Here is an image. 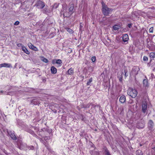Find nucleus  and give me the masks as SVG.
Instances as JSON below:
<instances>
[{
	"mask_svg": "<svg viewBox=\"0 0 155 155\" xmlns=\"http://www.w3.org/2000/svg\"><path fill=\"white\" fill-rule=\"evenodd\" d=\"M102 7V12L103 14L105 15H107L109 13L111 9L108 8L103 2H101Z\"/></svg>",
	"mask_w": 155,
	"mask_h": 155,
	"instance_id": "f257e3e1",
	"label": "nucleus"
},
{
	"mask_svg": "<svg viewBox=\"0 0 155 155\" xmlns=\"http://www.w3.org/2000/svg\"><path fill=\"white\" fill-rule=\"evenodd\" d=\"M137 91L135 89L130 88L127 91V94L132 98L135 97L137 94Z\"/></svg>",
	"mask_w": 155,
	"mask_h": 155,
	"instance_id": "f03ea898",
	"label": "nucleus"
},
{
	"mask_svg": "<svg viewBox=\"0 0 155 155\" xmlns=\"http://www.w3.org/2000/svg\"><path fill=\"white\" fill-rule=\"evenodd\" d=\"M35 6L38 8L42 9L45 6V4L40 0H38Z\"/></svg>",
	"mask_w": 155,
	"mask_h": 155,
	"instance_id": "7ed1b4c3",
	"label": "nucleus"
},
{
	"mask_svg": "<svg viewBox=\"0 0 155 155\" xmlns=\"http://www.w3.org/2000/svg\"><path fill=\"white\" fill-rule=\"evenodd\" d=\"M144 126L145 123L144 120L141 119L138 122L137 127L139 129H142L144 127Z\"/></svg>",
	"mask_w": 155,
	"mask_h": 155,
	"instance_id": "20e7f679",
	"label": "nucleus"
},
{
	"mask_svg": "<svg viewBox=\"0 0 155 155\" xmlns=\"http://www.w3.org/2000/svg\"><path fill=\"white\" fill-rule=\"evenodd\" d=\"M142 111L143 113H145L147 109V103L146 101H143L142 104Z\"/></svg>",
	"mask_w": 155,
	"mask_h": 155,
	"instance_id": "39448f33",
	"label": "nucleus"
},
{
	"mask_svg": "<svg viewBox=\"0 0 155 155\" xmlns=\"http://www.w3.org/2000/svg\"><path fill=\"white\" fill-rule=\"evenodd\" d=\"M140 68L138 67L134 66L132 70V73L135 75H137L138 72L140 71Z\"/></svg>",
	"mask_w": 155,
	"mask_h": 155,
	"instance_id": "423d86ee",
	"label": "nucleus"
},
{
	"mask_svg": "<svg viewBox=\"0 0 155 155\" xmlns=\"http://www.w3.org/2000/svg\"><path fill=\"white\" fill-rule=\"evenodd\" d=\"M40 100L39 98L34 99L32 100L31 103L34 105H38L40 104Z\"/></svg>",
	"mask_w": 155,
	"mask_h": 155,
	"instance_id": "0eeeda50",
	"label": "nucleus"
},
{
	"mask_svg": "<svg viewBox=\"0 0 155 155\" xmlns=\"http://www.w3.org/2000/svg\"><path fill=\"white\" fill-rule=\"evenodd\" d=\"M148 126L149 129L150 130H152L153 128L154 123L152 120H150L149 121L148 123Z\"/></svg>",
	"mask_w": 155,
	"mask_h": 155,
	"instance_id": "6e6552de",
	"label": "nucleus"
},
{
	"mask_svg": "<svg viewBox=\"0 0 155 155\" xmlns=\"http://www.w3.org/2000/svg\"><path fill=\"white\" fill-rule=\"evenodd\" d=\"M8 133L12 139L14 140H16V137L14 132L9 131H8Z\"/></svg>",
	"mask_w": 155,
	"mask_h": 155,
	"instance_id": "1a4fd4ad",
	"label": "nucleus"
},
{
	"mask_svg": "<svg viewBox=\"0 0 155 155\" xmlns=\"http://www.w3.org/2000/svg\"><path fill=\"white\" fill-rule=\"evenodd\" d=\"M28 45L30 48L33 50L35 51H38V49L37 48L34 46L31 43H29L28 44Z\"/></svg>",
	"mask_w": 155,
	"mask_h": 155,
	"instance_id": "9d476101",
	"label": "nucleus"
},
{
	"mask_svg": "<svg viewBox=\"0 0 155 155\" xmlns=\"http://www.w3.org/2000/svg\"><path fill=\"white\" fill-rule=\"evenodd\" d=\"M2 67L8 68L10 67L12 68V66L11 64H10L4 63L0 64V68H2Z\"/></svg>",
	"mask_w": 155,
	"mask_h": 155,
	"instance_id": "9b49d317",
	"label": "nucleus"
},
{
	"mask_svg": "<svg viewBox=\"0 0 155 155\" xmlns=\"http://www.w3.org/2000/svg\"><path fill=\"white\" fill-rule=\"evenodd\" d=\"M90 153L92 155H99V152L97 150L94 149L90 151Z\"/></svg>",
	"mask_w": 155,
	"mask_h": 155,
	"instance_id": "f8f14e48",
	"label": "nucleus"
},
{
	"mask_svg": "<svg viewBox=\"0 0 155 155\" xmlns=\"http://www.w3.org/2000/svg\"><path fill=\"white\" fill-rule=\"evenodd\" d=\"M119 101L122 104L126 102L125 96L124 95L121 96L119 99Z\"/></svg>",
	"mask_w": 155,
	"mask_h": 155,
	"instance_id": "ddd939ff",
	"label": "nucleus"
},
{
	"mask_svg": "<svg viewBox=\"0 0 155 155\" xmlns=\"http://www.w3.org/2000/svg\"><path fill=\"white\" fill-rule=\"evenodd\" d=\"M69 12H68L66 11H63V15L65 17H69L71 15V14Z\"/></svg>",
	"mask_w": 155,
	"mask_h": 155,
	"instance_id": "4468645a",
	"label": "nucleus"
},
{
	"mask_svg": "<svg viewBox=\"0 0 155 155\" xmlns=\"http://www.w3.org/2000/svg\"><path fill=\"white\" fill-rule=\"evenodd\" d=\"M51 70L52 74H55L57 72V69L54 66L51 67Z\"/></svg>",
	"mask_w": 155,
	"mask_h": 155,
	"instance_id": "2eb2a0df",
	"label": "nucleus"
},
{
	"mask_svg": "<svg viewBox=\"0 0 155 155\" xmlns=\"http://www.w3.org/2000/svg\"><path fill=\"white\" fill-rule=\"evenodd\" d=\"M128 39V36L127 35L125 34L123 37V40L124 42L127 41Z\"/></svg>",
	"mask_w": 155,
	"mask_h": 155,
	"instance_id": "dca6fc26",
	"label": "nucleus"
},
{
	"mask_svg": "<svg viewBox=\"0 0 155 155\" xmlns=\"http://www.w3.org/2000/svg\"><path fill=\"white\" fill-rule=\"evenodd\" d=\"M22 50L24 52L28 54H30V52L28 51L27 49L24 46H22Z\"/></svg>",
	"mask_w": 155,
	"mask_h": 155,
	"instance_id": "f3484780",
	"label": "nucleus"
},
{
	"mask_svg": "<svg viewBox=\"0 0 155 155\" xmlns=\"http://www.w3.org/2000/svg\"><path fill=\"white\" fill-rule=\"evenodd\" d=\"M74 8V6L73 5H71L69 8V12L70 13V14H71L73 13V10Z\"/></svg>",
	"mask_w": 155,
	"mask_h": 155,
	"instance_id": "a211bd4d",
	"label": "nucleus"
},
{
	"mask_svg": "<svg viewBox=\"0 0 155 155\" xmlns=\"http://www.w3.org/2000/svg\"><path fill=\"white\" fill-rule=\"evenodd\" d=\"M104 153L105 155H111L109 150L106 147L104 149Z\"/></svg>",
	"mask_w": 155,
	"mask_h": 155,
	"instance_id": "6ab92c4d",
	"label": "nucleus"
},
{
	"mask_svg": "<svg viewBox=\"0 0 155 155\" xmlns=\"http://www.w3.org/2000/svg\"><path fill=\"white\" fill-rule=\"evenodd\" d=\"M123 74V73L122 72L121 73V75H118L117 78H118L119 81L120 82L122 83L123 81V77H122V74Z\"/></svg>",
	"mask_w": 155,
	"mask_h": 155,
	"instance_id": "aec40b11",
	"label": "nucleus"
},
{
	"mask_svg": "<svg viewBox=\"0 0 155 155\" xmlns=\"http://www.w3.org/2000/svg\"><path fill=\"white\" fill-rule=\"evenodd\" d=\"M150 57L151 58L153 59L155 58V52H151L150 54Z\"/></svg>",
	"mask_w": 155,
	"mask_h": 155,
	"instance_id": "412c9836",
	"label": "nucleus"
},
{
	"mask_svg": "<svg viewBox=\"0 0 155 155\" xmlns=\"http://www.w3.org/2000/svg\"><path fill=\"white\" fill-rule=\"evenodd\" d=\"M83 24L82 23H80L79 31L81 32H82L83 31H84V30L83 29Z\"/></svg>",
	"mask_w": 155,
	"mask_h": 155,
	"instance_id": "4be33fe9",
	"label": "nucleus"
},
{
	"mask_svg": "<svg viewBox=\"0 0 155 155\" xmlns=\"http://www.w3.org/2000/svg\"><path fill=\"white\" fill-rule=\"evenodd\" d=\"M68 72L69 74L71 75L74 73V70L72 68H71L68 70Z\"/></svg>",
	"mask_w": 155,
	"mask_h": 155,
	"instance_id": "5701e85b",
	"label": "nucleus"
},
{
	"mask_svg": "<svg viewBox=\"0 0 155 155\" xmlns=\"http://www.w3.org/2000/svg\"><path fill=\"white\" fill-rule=\"evenodd\" d=\"M136 153L137 155H142L143 153L141 150H138L136 151Z\"/></svg>",
	"mask_w": 155,
	"mask_h": 155,
	"instance_id": "b1692460",
	"label": "nucleus"
},
{
	"mask_svg": "<svg viewBox=\"0 0 155 155\" xmlns=\"http://www.w3.org/2000/svg\"><path fill=\"white\" fill-rule=\"evenodd\" d=\"M143 83L144 86L147 87V81L146 79H144L143 81Z\"/></svg>",
	"mask_w": 155,
	"mask_h": 155,
	"instance_id": "393cba45",
	"label": "nucleus"
},
{
	"mask_svg": "<svg viewBox=\"0 0 155 155\" xmlns=\"http://www.w3.org/2000/svg\"><path fill=\"white\" fill-rule=\"evenodd\" d=\"M93 81V79L92 78H91L87 82L86 84L87 85H89L90 84V83L92 82Z\"/></svg>",
	"mask_w": 155,
	"mask_h": 155,
	"instance_id": "a878e982",
	"label": "nucleus"
},
{
	"mask_svg": "<svg viewBox=\"0 0 155 155\" xmlns=\"http://www.w3.org/2000/svg\"><path fill=\"white\" fill-rule=\"evenodd\" d=\"M58 5H59L58 3H55L54 4V5L53 6V8H54V9H56L58 7Z\"/></svg>",
	"mask_w": 155,
	"mask_h": 155,
	"instance_id": "bb28decb",
	"label": "nucleus"
},
{
	"mask_svg": "<svg viewBox=\"0 0 155 155\" xmlns=\"http://www.w3.org/2000/svg\"><path fill=\"white\" fill-rule=\"evenodd\" d=\"M120 27L117 25H114L113 27L114 29V30H118L120 28Z\"/></svg>",
	"mask_w": 155,
	"mask_h": 155,
	"instance_id": "cd10ccee",
	"label": "nucleus"
},
{
	"mask_svg": "<svg viewBox=\"0 0 155 155\" xmlns=\"http://www.w3.org/2000/svg\"><path fill=\"white\" fill-rule=\"evenodd\" d=\"M27 148L29 150H33L34 149V147L33 146H28L27 147Z\"/></svg>",
	"mask_w": 155,
	"mask_h": 155,
	"instance_id": "c85d7f7f",
	"label": "nucleus"
},
{
	"mask_svg": "<svg viewBox=\"0 0 155 155\" xmlns=\"http://www.w3.org/2000/svg\"><path fill=\"white\" fill-rule=\"evenodd\" d=\"M55 62L57 64H61L62 63V61L60 59H58L56 60Z\"/></svg>",
	"mask_w": 155,
	"mask_h": 155,
	"instance_id": "c756f323",
	"label": "nucleus"
},
{
	"mask_svg": "<svg viewBox=\"0 0 155 155\" xmlns=\"http://www.w3.org/2000/svg\"><path fill=\"white\" fill-rule=\"evenodd\" d=\"M67 31L71 33H72L73 32V31L72 30L68 28H67Z\"/></svg>",
	"mask_w": 155,
	"mask_h": 155,
	"instance_id": "7c9ffc66",
	"label": "nucleus"
},
{
	"mask_svg": "<svg viewBox=\"0 0 155 155\" xmlns=\"http://www.w3.org/2000/svg\"><path fill=\"white\" fill-rule=\"evenodd\" d=\"M124 72L125 73L124 75H125V77H127L128 75V73H127V70H126V69L124 70Z\"/></svg>",
	"mask_w": 155,
	"mask_h": 155,
	"instance_id": "2f4dec72",
	"label": "nucleus"
},
{
	"mask_svg": "<svg viewBox=\"0 0 155 155\" xmlns=\"http://www.w3.org/2000/svg\"><path fill=\"white\" fill-rule=\"evenodd\" d=\"M42 61L45 62V63H48V60L46 58H44L42 59Z\"/></svg>",
	"mask_w": 155,
	"mask_h": 155,
	"instance_id": "473e14b6",
	"label": "nucleus"
},
{
	"mask_svg": "<svg viewBox=\"0 0 155 155\" xmlns=\"http://www.w3.org/2000/svg\"><path fill=\"white\" fill-rule=\"evenodd\" d=\"M50 137H49L45 136L44 137V139L45 140H48L50 139Z\"/></svg>",
	"mask_w": 155,
	"mask_h": 155,
	"instance_id": "72a5a7b5",
	"label": "nucleus"
},
{
	"mask_svg": "<svg viewBox=\"0 0 155 155\" xmlns=\"http://www.w3.org/2000/svg\"><path fill=\"white\" fill-rule=\"evenodd\" d=\"M143 60L144 61H147L148 60V58L147 56H145L143 57Z\"/></svg>",
	"mask_w": 155,
	"mask_h": 155,
	"instance_id": "f704fd0d",
	"label": "nucleus"
},
{
	"mask_svg": "<svg viewBox=\"0 0 155 155\" xmlns=\"http://www.w3.org/2000/svg\"><path fill=\"white\" fill-rule=\"evenodd\" d=\"M96 58L95 56L92 57L91 58V60L93 62H94L95 61Z\"/></svg>",
	"mask_w": 155,
	"mask_h": 155,
	"instance_id": "c9c22d12",
	"label": "nucleus"
},
{
	"mask_svg": "<svg viewBox=\"0 0 155 155\" xmlns=\"http://www.w3.org/2000/svg\"><path fill=\"white\" fill-rule=\"evenodd\" d=\"M28 132L30 134H32L33 135L35 134L34 132L33 131L31 130H29Z\"/></svg>",
	"mask_w": 155,
	"mask_h": 155,
	"instance_id": "e433bc0d",
	"label": "nucleus"
},
{
	"mask_svg": "<svg viewBox=\"0 0 155 155\" xmlns=\"http://www.w3.org/2000/svg\"><path fill=\"white\" fill-rule=\"evenodd\" d=\"M153 27H151L150 28L149 31L150 33H152L153 32Z\"/></svg>",
	"mask_w": 155,
	"mask_h": 155,
	"instance_id": "4c0bfd02",
	"label": "nucleus"
},
{
	"mask_svg": "<svg viewBox=\"0 0 155 155\" xmlns=\"http://www.w3.org/2000/svg\"><path fill=\"white\" fill-rule=\"evenodd\" d=\"M19 24V22L18 21H17L15 22L14 24V25H18Z\"/></svg>",
	"mask_w": 155,
	"mask_h": 155,
	"instance_id": "58836bf2",
	"label": "nucleus"
},
{
	"mask_svg": "<svg viewBox=\"0 0 155 155\" xmlns=\"http://www.w3.org/2000/svg\"><path fill=\"white\" fill-rule=\"evenodd\" d=\"M47 12V9L46 8H45L43 10V12L44 13H45Z\"/></svg>",
	"mask_w": 155,
	"mask_h": 155,
	"instance_id": "ea45409f",
	"label": "nucleus"
},
{
	"mask_svg": "<svg viewBox=\"0 0 155 155\" xmlns=\"http://www.w3.org/2000/svg\"><path fill=\"white\" fill-rule=\"evenodd\" d=\"M46 148L48 149V150L50 151V152H51V149L48 146H46Z\"/></svg>",
	"mask_w": 155,
	"mask_h": 155,
	"instance_id": "a19ab883",
	"label": "nucleus"
},
{
	"mask_svg": "<svg viewBox=\"0 0 155 155\" xmlns=\"http://www.w3.org/2000/svg\"><path fill=\"white\" fill-rule=\"evenodd\" d=\"M132 24L131 23L128 24L127 25V26L129 28H131L132 27Z\"/></svg>",
	"mask_w": 155,
	"mask_h": 155,
	"instance_id": "79ce46f5",
	"label": "nucleus"
},
{
	"mask_svg": "<svg viewBox=\"0 0 155 155\" xmlns=\"http://www.w3.org/2000/svg\"><path fill=\"white\" fill-rule=\"evenodd\" d=\"M33 136L37 138H38V136L35 133L34 134Z\"/></svg>",
	"mask_w": 155,
	"mask_h": 155,
	"instance_id": "37998d69",
	"label": "nucleus"
},
{
	"mask_svg": "<svg viewBox=\"0 0 155 155\" xmlns=\"http://www.w3.org/2000/svg\"><path fill=\"white\" fill-rule=\"evenodd\" d=\"M42 81L43 82H45L46 81V80L45 78H43Z\"/></svg>",
	"mask_w": 155,
	"mask_h": 155,
	"instance_id": "c03bdc74",
	"label": "nucleus"
},
{
	"mask_svg": "<svg viewBox=\"0 0 155 155\" xmlns=\"http://www.w3.org/2000/svg\"><path fill=\"white\" fill-rule=\"evenodd\" d=\"M21 44H17V46L19 47L20 46H21Z\"/></svg>",
	"mask_w": 155,
	"mask_h": 155,
	"instance_id": "a18cd8bd",
	"label": "nucleus"
},
{
	"mask_svg": "<svg viewBox=\"0 0 155 155\" xmlns=\"http://www.w3.org/2000/svg\"><path fill=\"white\" fill-rule=\"evenodd\" d=\"M152 149L154 150L155 149V147H153L152 148Z\"/></svg>",
	"mask_w": 155,
	"mask_h": 155,
	"instance_id": "49530a36",
	"label": "nucleus"
},
{
	"mask_svg": "<svg viewBox=\"0 0 155 155\" xmlns=\"http://www.w3.org/2000/svg\"><path fill=\"white\" fill-rule=\"evenodd\" d=\"M18 109H19V110H20L21 109V107H18Z\"/></svg>",
	"mask_w": 155,
	"mask_h": 155,
	"instance_id": "de8ad7c7",
	"label": "nucleus"
},
{
	"mask_svg": "<svg viewBox=\"0 0 155 155\" xmlns=\"http://www.w3.org/2000/svg\"><path fill=\"white\" fill-rule=\"evenodd\" d=\"M85 107H89V106L87 105V106Z\"/></svg>",
	"mask_w": 155,
	"mask_h": 155,
	"instance_id": "09e8293b",
	"label": "nucleus"
},
{
	"mask_svg": "<svg viewBox=\"0 0 155 155\" xmlns=\"http://www.w3.org/2000/svg\"><path fill=\"white\" fill-rule=\"evenodd\" d=\"M32 127V128H34V129H35V128H36V127Z\"/></svg>",
	"mask_w": 155,
	"mask_h": 155,
	"instance_id": "8fccbe9b",
	"label": "nucleus"
},
{
	"mask_svg": "<svg viewBox=\"0 0 155 155\" xmlns=\"http://www.w3.org/2000/svg\"><path fill=\"white\" fill-rule=\"evenodd\" d=\"M140 146H142V145L141 144H140Z\"/></svg>",
	"mask_w": 155,
	"mask_h": 155,
	"instance_id": "3c124183",
	"label": "nucleus"
},
{
	"mask_svg": "<svg viewBox=\"0 0 155 155\" xmlns=\"http://www.w3.org/2000/svg\"><path fill=\"white\" fill-rule=\"evenodd\" d=\"M1 92H2H2H3V91H1Z\"/></svg>",
	"mask_w": 155,
	"mask_h": 155,
	"instance_id": "603ef678",
	"label": "nucleus"
}]
</instances>
